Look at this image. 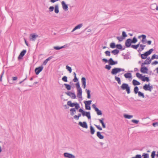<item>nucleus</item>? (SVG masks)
I'll return each instance as SVG.
<instances>
[{
  "label": "nucleus",
  "mask_w": 158,
  "mask_h": 158,
  "mask_svg": "<svg viewBox=\"0 0 158 158\" xmlns=\"http://www.w3.org/2000/svg\"><path fill=\"white\" fill-rule=\"evenodd\" d=\"M121 88L123 90H126L128 94L130 93V88L127 84H123L121 86Z\"/></svg>",
  "instance_id": "obj_1"
},
{
  "label": "nucleus",
  "mask_w": 158,
  "mask_h": 158,
  "mask_svg": "<svg viewBox=\"0 0 158 158\" xmlns=\"http://www.w3.org/2000/svg\"><path fill=\"white\" fill-rule=\"evenodd\" d=\"M124 71L125 69H124L114 68L112 69L111 71V74L112 75H116L118 73L121 71Z\"/></svg>",
  "instance_id": "obj_2"
},
{
  "label": "nucleus",
  "mask_w": 158,
  "mask_h": 158,
  "mask_svg": "<svg viewBox=\"0 0 158 158\" xmlns=\"http://www.w3.org/2000/svg\"><path fill=\"white\" fill-rule=\"evenodd\" d=\"M146 36L144 35H142L138 37V38L140 39L143 44H145L146 41Z\"/></svg>",
  "instance_id": "obj_3"
},
{
  "label": "nucleus",
  "mask_w": 158,
  "mask_h": 158,
  "mask_svg": "<svg viewBox=\"0 0 158 158\" xmlns=\"http://www.w3.org/2000/svg\"><path fill=\"white\" fill-rule=\"evenodd\" d=\"M43 68L44 67L42 65L36 68L35 70L36 74L38 75L43 70Z\"/></svg>",
  "instance_id": "obj_4"
},
{
  "label": "nucleus",
  "mask_w": 158,
  "mask_h": 158,
  "mask_svg": "<svg viewBox=\"0 0 158 158\" xmlns=\"http://www.w3.org/2000/svg\"><path fill=\"white\" fill-rule=\"evenodd\" d=\"M65 94L69 96L72 99H73L76 98V96L74 93L68 92H66Z\"/></svg>",
  "instance_id": "obj_5"
},
{
  "label": "nucleus",
  "mask_w": 158,
  "mask_h": 158,
  "mask_svg": "<svg viewBox=\"0 0 158 158\" xmlns=\"http://www.w3.org/2000/svg\"><path fill=\"white\" fill-rule=\"evenodd\" d=\"M83 116H86L89 119H91V116L90 112H85L84 110L81 113Z\"/></svg>",
  "instance_id": "obj_6"
},
{
  "label": "nucleus",
  "mask_w": 158,
  "mask_h": 158,
  "mask_svg": "<svg viewBox=\"0 0 158 158\" xmlns=\"http://www.w3.org/2000/svg\"><path fill=\"white\" fill-rule=\"evenodd\" d=\"M26 52V50H23L20 53L19 56L18 57V59L20 60L22 59L23 56L25 55Z\"/></svg>",
  "instance_id": "obj_7"
},
{
  "label": "nucleus",
  "mask_w": 158,
  "mask_h": 158,
  "mask_svg": "<svg viewBox=\"0 0 158 158\" xmlns=\"http://www.w3.org/2000/svg\"><path fill=\"white\" fill-rule=\"evenodd\" d=\"M65 157L68 158H75V156L67 152L64 153V154Z\"/></svg>",
  "instance_id": "obj_8"
},
{
  "label": "nucleus",
  "mask_w": 158,
  "mask_h": 158,
  "mask_svg": "<svg viewBox=\"0 0 158 158\" xmlns=\"http://www.w3.org/2000/svg\"><path fill=\"white\" fill-rule=\"evenodd\" d=\"M108 63L110 65H113L117 64H118V62L117 61H114L112 58H110L109 60Z\"/></svg>",
  "instance_id": "obj_9"
},
{
  "label": "nucleus",
  "mask_w": 158,
  "mask_h": 158,
  "mask_svg": "<svg viewBox=\"0 0 158 158\" xmlns=\"http://www.w3.org/2000/svg\"><path fill=\"white\" fill-rule=\"evenodd\" d=\"M131 39H128L126 41L125 43V46L127 48L130 47L131 46Z\"/></svg>",
  "instance_id": "obj_10"
},
{
  "label": "nucleus",
  "mask_w": 158,
  "mask_h": 158,
  "mask_svg": "<svg viewBox=\"0 0 158 158\" xmlns=\"http://www.w3.org/2000/svg\"><path fill=\"white\" fill-rule=\"evenodd\" d=\"M79 125L83 128H88L87 124L85 122H83V123L80 122L79 123Z\"/></svg>",
  "instance_id": "obj_11"
},
{
  "label": "nucleus",
  "mask_w": 158,
  "mask_h": 158,
  "mask_svg": "<svg viewBox=\"0 0 158 158\" xmlns=\"http://www.w3.org/2000/svg\"><path fill=\"white\" fill-rule=\"evenodd\" d=\"M150 8L153 10H158V6L156 3H153L150 5Z\"/></svg>",
  "instance_id": "obj_12"
},
{
  "label": "nucleus",
  "mask_w": 158,
  "mask_h": 158,
  "mask_svg": "<svg viewBox=\"0 0 158 158\" xmlns=\"http://www.w3.org/2000/svg\"><path fill=\"white\" fill-rule=\"evenodd\" d=\"M61 4L62 6V7L64 10L66 11L68 10V5L66 4L64 1H63L61 2Z\"/></svg>",
  "instance_id": "obj_13"
},
{
  "label": "nucleus",
  "mask_w": 158,
  "mask_h": 158,
  "mask_svg": "<svg viewBox=\"0 0 158 158\" xmlns=\"http://www.w3.org/2000/svg\"><path fill=\"white\" fill-rule=\"evenodd\" d=\"M148 70V69L147 67L141 66L140 71L142 73H147Z\"/></svg>",
  "instance_id": "obj_14"
},
{
  "label": "nucleus",
  "mask_w": 158,
  "mask_h": 158,
  "mask_svg": "<svg viewBox=\"0 0 158 158\" xmlns=\"http://www.w3.org/2000/svg\"><path fill=\"white\" fill-rule=\"evenodd\" d=\"M81 81L82 83V85L83 86L84 88L85 89L86 87V79L85 77H83L81 78Z\"/></svg>",
  "instance_id": "obj_15"
},
{
  "label": "nucleus",
  "mask_w": 158,
  "mask_h": 158,
  "mask_svg": "<svg viewBox=\"0 0 158 158\" xmlns=\"http://www.w3.org/2000/svg\"><path fill=\"white\" fill-rule=\"evenodd\" d=\"M83 26L82 23H81L76 26L71 31L72 32L74 31L77 29H80Z\"/></svg>",
  "instance_id": "obj_16"
},
{
  "label": "nucleus",
  "mask_w": 158,
  "mask_h": 158,
  "mask_svg": "<svg viewBox=\"0 0 158 158\" xmlns=\"http://www.w3.org/2000/svg\"><path fill=\"white\" fill-rule=\"evenodd\" d=\"M82 91L81 89H77V96L78 98H82Z\"/></svg>",
  "instance_id": "obj_17"
},
{
  "label": "nucleus",
  "mask_w": 158,
  "mask_h": 158,
  "mask_svg": "<svg viewBox=\"0 0 158 158\" xmlns=\"http://www.w3.org/2000/svg\"><path fill=\"white\" fill-rule=\"evenodd\" d=\"M148 56V51H147L144 54H142L141 57L142 59H145Z\"/></svg>",
  "instance_id": "obj_18"
},
{
  "label": "nucleus",
  "mask_w": 158,
  "mask_h": 158,
  "mask_svg": "<svg viewBox=\"0 0 158 158\" xmlns=\"http://www.w3.org/2000/svg\"><path fill=\"white\" fill-rule=\"evenodd\" d=\"M124 77L126 78H130L132 77L131 74L130 73H127L124 74Z\"/></svg>",
  "instance_id": "obj_19"
},
{
  "label": "nucleus",
  "mask_w": 158,
  "mask_h": 158,
  "mask_svg": "<svg viewBox=\"0 0 158 158\" xmlns=\"http://www.w3.org/2000/svg\"><path fill=\"white\" fill-rule=\"evenodd\" d=\"M30 36L31 37L32 40L34 41H35L36 38L38 36V35H36L35 34H31L30 35Z\"/></svg>",
  "instance_id": "obj_20"
},
{
  "label": "nucleus",
  "mask_w": 158,
  "mask_h": 158,
  "mask_svg": "<svg viewBox=\"0 0 158 158\" xmlns=\"http://www.w3.org/2000/svg\"><path fill=\"white\" fill-rule=\"evenodd\" d=\"M139 48L138 52H139L142 51L144 49V47H145V45L143 44H139Z\"/></svg>",
  "instance_id": "obj_21"
},
{
  "label": "nucleus",
  "mask_w": 158,
  "mask_h": 158,
  "mask_svg": "<svg viewBox=\"0 0 158 158\" xmlns=\"http://www.w3.org/2000/svg\"><path fill=\"white\" fill-rule=\"evenodd\" d=\"M132 83L134 85H140V83L139 82L135 79L133 80Z\"/></svg>",
  "instance_id": "obj_22"
},
{
  "label": "nucleus",
  "mask_w": 158,
  "mask_h": 158,
  "mask_svg": "<svg viewBox=\"0 0 158 158\" xmlns=\"http://www.w3.org/2000/svg\"><path fill=\"white\" fill-rule=\"evenodd\" d=\"M97 136L100 139H102L104 138V136L101 135V133L99 131L97 132Z\"/></svg>",
  "instance_id": "obj_23"
},
{
  "label": "nucleus",
  "mask_w": 158,
  "mask_h": 158,
  "mask_svg": "<svg viewBox=\"0 0 158 158\" xmlns=\"http://www.w3.org/2000/svg\"><path fill=\"white\" fill-rule=\"evenodd\" d=\"M67 104L68 106L71 107H73L75 106V103H72L71 101H68Z\"/></svg>",
  "instance_id": "obj_24"
},
{
  "label": "nucleus",
  "mask_w": 158,
  "mask_h": 158,
  "mask_svg": "<svg viewBox=\"0 0 158 158\" xmlns=\"http://www.w3.org/2000/svg\"><path fill=\"white\" fill-rule=\"evenodd\" d=\"M116 47L118 49H120L121 50H124L125 48H123L122 45L121 44H118L116 45Z\"/></svg>",
  "instance_id": "obj_25"
},
{
  "label": "nucleus",
  "mask_w": 158,
  "mask_h": 158,
  "mask_svg": "<svg viewBox=\"0 0 158 158\" xmlns=\"http://www.w3.org/2000/svg\"><path fill=\"white\" fill-rule=\"evenodd\" d=\"M54 11L55 12L56 14H58L59 12L58 5L57 4L55 6Z\"/></svg>",
  "instance_id": "obj_26"
},
{
  "label": "nucleus",
  "mask_w": 158,
  "mask_h": 158,
  "mask_svg": "<svg viewBox=\"0 0 158 158\" xmlns=\"http://www.w3.org/2000/svg\"><path fill=\"white\" fill-rule=\"evenodd\" d=\"M90 132L92 135L94 134L95 132V130L92 126H90Z\"/></svg>",
  "instance_id": "obj_27"
},
{
  "label": "nucleus",
  "mask_w": 158,
  "mask_h": 158,
  "mask_svg": "<svg viewBox=\"0 0 158 158\" xmlns=\"http://www.w3.org/2000/svg\"><path fill=\"white\" fill-rule=\"evenodd\" d=\"M114 78L115 80L117 81L118 83L119 84H121V80L119 77H118L116 76H115V77Z\"/></svg>",
  "instance_id": "obj_28"
},
{
  "label": "nucleus",
  "mask_w": 158,
  "mask_h": 158,
  "mask_svg": "<svg viewBox=\"0 0 158 158\" xmlns=\"http://www.w3.org/2000/svg\"><path fill=\"white\" fill-rule=\"evenodd\" d=\"M140 42H139V43L137 45H131V48H134V49H136L138 48V47H139V44H140Z\"/></svg>",
  "instance_id": "obj_29"
},
{
  "label": "nucleus",
  "mask_w": 158,
  "mask_h": 158,
  "mask_svg": "<svg viewBox=\"0 0 158 158\" xmlns=\"http://www.w3.org/2000/svg\"><path fill=\"white\" fill-rule=\"evenodd\" d=\"M124 117L126 118L130 119L133 117V116L131 115H129L127 114H124Z\"/></svg>",
  "instance_id": "obj_30"
},
{
  "label": "nucleus",
  "mask_w": 158,
  "mask_h": 158,
  "mask_svg": "<svg viewBox=\"0 0 158 158\" xmlns=\"http://www.w3.org/2000/svg\"><path fill=\"white\" fill-rule=\"evenodd\" d=\"M111 52L112 53H113L114 55H115L118 54L119 52V51L118 50L116 49L112 51Z\"/></svg>",
  "instance_id": "obj_31"
},
{
  "label": "nucleus",
  "mask_w": 158,
  "mask_h": 158,
  "mask_svg": "<svg viewBox=\"0 0 158 158\" xmlns=\"http://www.w3.org/2000/svg\"><path fill=\"white\" fill-rule=\"evenodd\" d=\"M64 86L68 90H69L71 89V86L69 85L64 84Z\"/></svg>",
  "instance_id": "obj_32"
},
{
  "label": "nucleus",
  "mask_w": 158,
  "mask_h": 158,
  "mask_svg": "<svg viewBox=\"0 0 158 158\" xmlns=\"http://www.w3.org/2000/svg\"><path fill=\"white\" fill-rule=\"evenodd\" d=\"M85 91L87 94V98H90V91L87 89H86Z\"/></svg>",
  "instance_id": "obj_33"
},
{
  "label": "nucleus",
  "mask_w": 158,
  "mask_h": 158,
  "mask_svg": "<svg viewBox=\"0 0 158 158\" xmlns=\"http://www.w3.org/2000/svg\"><path fill=\"white\" fill-rule=\"evenodd\" d=\"M95 111L97 112V114L98 115H101L102 114V111L100 110L98 108L96 109Z\"/></svg>",
  "instance_id": "obj_34"
},
{
  "label": "nucleus",
  "mask_w": 158,
  "mask_h": 158,
  "mask_svg": "<svg viewBox=\"0 0 158 158\" xmlns=\"http://www.w3.org/2000/svg\"><path fill=\"white\" fill-rule=\"evenodd\" d=\"M91 102H92V101L91 100L87 101H85L84 103L85 104V106H86L90 105Z\"/></svg>",
  "instance_id": "obj_35"
},
{
  "label": "nucleus",
  "mask_w": 158,
  "mask_h": 158,
  "mask_svg": "<svg viewBox=\"0 0 158 158\" xmlns=\"http://www.w3.org/2000/svg\"><path fill=\"white\" fill-rule=\"evenodd\" d=\"M139 88L137 86H135V87L134 88V92L135 94H137L138 92H139Z\"/></svg>",
  "instance_id": "obj_36"
},
{
  "label": "nucleus",
  "mask_w": 158,
  "mask_h": 158,
  "mask_svg": "<svg viewBox=\"0 0 158 158\" xmlns=\"http://www.w3.org/2000/svg\"><path fill=\"white\" fill-rule=\"evenodd\" d=\"M148 64V58H146V60L144 62L142 63L141 65L142 66H143L144 65Z\"/></svg>",
  "instance_id": "obj_37"
},
{
  "label": "nucleus",
  "mask_w": 158,
  "mask_h": 158,
  "mask_svg": "<svg viewBox=\"0 0 158 158\" xmlns=\"http://www.w3.org/2000/svg\"><path fill=\"white\" fill-rule=\"evenodd\" d=\"M158 59V56L157 55H156L155 54H154L152 56L151 58V60H153L154 59Z\"/></svg>",
  "instance_id": "obj_38"
},
{
  "label": "nucleus",
  "mask_w": 158,
  "mask_h": 158,
  "mask_svg": "<svg viewBox=\"0 0 158 158\" xmlns=\"http://www.w3.org/2000/svg\"><path fill=\"white\" fill-rule=\"evenodd\" d=\"M137 41V39L135 37H134L132 40H131V42L132 43H135Z\"/></svg>",
  "instance_id": "obj_39"
},
{
  "label": "nucleus",
  "mask_w": 158,
  "mask_h": 158,
  "mask_svg": "<svg viewBox=\"0 0 158 158\" xmlns=\"http://www.w3.org/2000/svg\"><path fill=\"white\" fill-rule=\"evenodd\" d=\"M138 95L139 97H141L143 98L144 97V95L143 93H142L140 91H139L138 93Z\"/></svg>",
  "instance_id": "obj_40"
},
{
  "label": "nucleus",
  "mask_w": 158,
  "mask_h": 158,
  "mask_svg": "<svg viewBox=\"0 0 158 158\" xmlns=\"http://www.w3.org/2000/svg\"><path fill=\"white\" fill-rule=\"evenodd\" d=\"M66 69L68 70L70 73H71L72 70L71 67L68 65H67L66 66Z\"/></svg>",
  "instance_id": "obj_41"
},
{
  "label": "nucleus",
  "mask_w": 158,
  "mask_h": 158,
  "mask_svg": "<svg viewBox=\"0 0 158 158\" xmlns=\"http://www.w3.org/2000/svg\"><path fill=\"white\" fill-rule=\"evenodd\" d=\"M116 38L120 42L122 41L124 39V38L122 36H117L116 37Z\"/></svg>",
  "instance_id": "obj_42"
},
{
  "label": "nucleus",
  "mask_w": 158,
  "mask_h": 158,
  "mask_svg": "<svg viewBox=\"0 0 158 158\" xmlns=\"http://www.w3.org/2000/svg\"><path fill=\"white\" fill-rule=\"evenodd\" d=\"M76 86L77 89H81V88L80 87L79 83V82L76 83Z\"/></svg>",
  "instance_id": "obj_43"
},
{
  "label": "nucleus",
  "mask_w": 158,
  "mask_h": 158,
  "mask_svg": "<svg viewBox=\"0 0 158 158\" xmlns=\"http://www.w3.org/2000/svg\"><path fill=\"white\" fill-rule=\"evenodd\" d=\"M110 46L111 48H114L116 47L114 43H112L110 44Z\"/></svg>",
  "instance_id": "obj_44"
},
{
  "label": "nucleus",
  "mask_w": 158,
  "mask_h": 158,
  "mask_svg": "<svg viewBox=\"0 0 158 158\" xmlns=\"http://www.w3.org/2000/svg\"><path fill=\"white\" fill-rule=\"evenodd\" d=\"M142 78V80L143 81H146L147 82H148V77H145L144 76Z\"/></svg>",
  "instance_id": "obj_45"
},
{
  "label": "nucleus",
  "mask_w": 158,
  "mask_h": 158,
  "mask_svg": "<svg viewBox=\"0 0 158 158\" xmlns=\"http://www.w3.org/2000/svg\"><path fill=\"white\" fill-rule=\"evenodd\" d=\"M111 65H106L105 66V68L108 69V70H110L111 68V67L110 66Z\"/></svg>",
  "instance_id": "obj_46"
},
{
  "label": "nucleus",
  "mask_w": 158,
  "mask_h": 158,
  "mask_svg": "<svg viewBox=\"0 0 158 158\" xmlns=\"http://www.w3.org/2000/svg\"><path fill=\"white\" fill-rule=\"evenodd\" d=\"M136 77L139 78H142L143 77V76H142V75L141 74H140L139 73H136Z\"/></svg>",
  "instance_id": "obj_47"
},
{
  "label": "nucleus",
  "mask_w": 158,
  "mask_h": 158,
  "mask_svg": "<svg viewBox=\"0 0 158 158\" xmlns=\"http://www.w3.org/2000/svg\"><path fill=\"white\" fill-rule=\"evenodd\" d=\"M106 56H110V53L109 51H107L105 52Z\"/></svg>",
  "instance_id": "obj_48"
},
{
  "label": "nucleus",
  "mask_w": 158,
  "mask_h": 158,
  "mask_svg": "<svg viewBox=\"0 0 158 158\" xmlns=\"http://www.w3.org/2000/svg\"><path fill=\"white\" fill-rule=\"evenodd\" d=\"M62 80L64 82H67V77L66 76H64L62 78Z\"/></svg>",
  "instance_id": "obj_49"
},
{
  "label": "nucleus",
  "mask_w": 158,
  "mask_h": 158,
  "mask_svg": "<svg viewBox=\"0 0 158 158\" xmlns=\"http://www.w3.org/2000/svg\"><path fill=\"white\" fill-rule=\"evenodd\" d=\"M63 48V47H59L58 46H55L54 47V48L56 50H59Z\"/></svg>",
  "instance_id": "obj_50"
},
{
  "label": "nucleus",
  "mask_w": 158,
  "mask_h": 158,
  "mask_svg": "<svg viewBox=\"0 0 158 158\" xmlns=\"http://www.w3.org/2000/svg\"><path fill=\"white\" fill-rule=\"evenodd\" d=\"M123 37L124 39L127 36V35L125 32L123 31L122 32Z\"/></svg>",
  "instance_id": "obj_51"
},
{
  "label": "nucleus",
  "mask_w": 158,
  "mask_h": 158,
  "mask_svg": "<svg viewBox=\"0 0 158 158\" xmlns=\"http://www.w3.org/2000/svg\"><path fill=\"white\" fill-rule=\"evenodd\" d=\"M143 89L146 90H148V85L146 84L143 86Z\"/></svg>",
  "instance_id": "obj_52"
},
{
  "label": "nucleus",
  "mask_w": 158,
  "mask_h": 158,
  "mask_svg": "<svg viewBox=\"0 0 158 158\" xmlns=\"http://www.w3.org/2000/svg\"><path fill=\"white\" fill-rule=\"evenodd\" d=\"M142 156H144L143 158H148V154L147 153H143L142 155Z\"/></svg>",
  "instance_id": "obj_53"
},
{
  "label": "nucleus",
  "mask_w": 158,
  "mask_h": 158,
  "mask_svg": "<svg viewBox=\"0 0 158 158\" xmlns=\"http://www.w3.org/2000/svg\"><path fill=\"white\" fill-rule=\"evenodd\" d=\"M75 109H78L80 107L79 105V104L77 103H75Z\"/></svg>",
  "instance_id": "obj_54"
},
{
  "label": "nucleus",
  "mask_w": 158,
  "mask_h": 158,
  "mask_svg": "<svg viewBox=\"0 0 158 158\" xmlns=\"http://www.w3.org/2000/svg\"><path fill=\"white\" fill-rule=\"evenodd\" d=\"M94 126L99 130H102V128L100 127L99 125H97L96 124L94 125Z\"/></svg>",
  "instance_id": "obj_55"
},
{
  "label": "nucleus",
  "mask_w": 158,
  "mask_h": 158,
  "mask_svg": "<svg viewBox=\"0 0 158 158\" xmlns=\"http://www.w3.org/2000/svg\"><path fill=\"white\" fill-rule=\"evenodd\" d=\"M73 81L74 82H77L78 81V78L76 76H74V78L73 79Z\"/></svg>",
  "instance_id": "obj_56"
},
{
  "label": "nucleus",
  "mask_w": 158,
  "mask_h": 158,
  "mask_svg": "<svg viewBox=\"0 0 158 158\" xmlns=\"http://www.w3.org/2000/svg\"><path fill=\"white\" fill-rule=\"evenodd\" d=\"M155 151H153L152 152L151 154L152 158H154L155 156Z\"/></svg>",
  "instance_id": "obj_57"
},
{
  "label": "nucleus",
  "mask_w": 158,
  "mask_h": 158,
  "mask_svg": "<svg viewBox=\"0 0 158 158\" xmlns=\"http://www.w3.org/2000/svg\"><path fill=\"white\" fill-rule=\"evenodd\" d=\"M131 122L134 123H135L136 124H138L139 122V121L138 120H135V119H133L131 120Z\"/></svg>",
  "instance_id": "obj_58"
},
{
  "label": "nucleus",
  "mask_w": 158,
  "mask_h": 158,
  "mask_svg": "<svg viewBox=\"0 0 158 158\" xmlns=\"http://www.w3.org/2000/svg\"><path fill=\"white\" fill-rule=\"evenodd\" d=\"M54 9V7L53 6H50L49 8V11L50 12L52 11Z\"/></svg>",
  "instance_id": "obj_59"
},
{
  "label": "nucleus",
  "mask_w": 158,
  "mask_h": 158,
  "mask_svg": "<svg viewBox=\"0 0 158 158\" xmlns=\"http://www.w3.org/2000/svg\"><path fill=\"white\" fill-rule=\"evenodd\" d=\"M152 125L154 127H156V126H158V123L156 122L153 123H152Z\"/></svg>",
  "instance_id": "obj_60"
},
{
  "label": "nucleus",
  "mask_w": 158,
  "mask_h": 158,
  "mask_svg": "<svg viewBox=\"0 0 158 158\" xmlns=\"http://www.w3.org/2000/svg\"><path fill=\"white\" fill-rule=\"evenodd\" d=\"M104 120V118H102L100 119H98V120L99 121L100 123L102 124V123H104V122L103 121V120Z\"/></svg>",
  "instance_id": "obj_61"
},
{
  "label": "nucleus",
  "mask_w": 158,
  "mask_h": 158,
  "mask_svg": "<svg viewBox=\"0 0 158 158\" xmlns=\"http://www.w3.org/2000/svg\"><path fill=\"white\" fill-rule=\"evenodd\" d=\"M102 61L103 62H105V63H106L107 62H108V63H109V60H107V59L105 58H103L102 59Z\"/></svg>",
  "instance_id": "obj_62"
},
{
  "label": "nucleus",
  "mask_w": 158,
  "mask_h": 158,
  "mask_svg": "<svg viewBox=\"0 0 158 158\" xmlns=\"http://www.w3.org/2000/svg\"><path fill=\"white\" fill-rule=\"evenodd\" d=\"M142 156H141L140 155H136L135 156V157L136 158H141Z\"/></svg>",
  "instance_id": "obj_63"
},
{
  "label": "nucleus",
  "mask_w": 158,
  "mask_h": 158,
  "mask_svg": "<svg viewBox=\"0 0 158 158\" xmlns=\"http://www.w3.org/2000/svg\"><path fill=\"white\" fill-rule=\"evenodd\" d=\"M158 64V61H155L152 63V65H156Z\"/></svg>",
  "instance_id": "obj_64"
}]
</instances>
